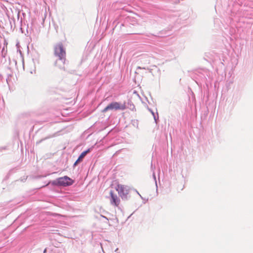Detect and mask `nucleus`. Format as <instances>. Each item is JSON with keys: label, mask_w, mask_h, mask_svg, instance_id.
<instances>
[{"label": "nucleus", "mask_w": 253, "mask_h": 253, "mask_svg": "<svg viewBox=\"0 0 253 253\" xmlns=\"http://www.w3.org/2000/svg\"><path fill=\"white\" fill-rule=\"evenodd\" d=\"M74 180L68 177V176H64L63 177H59L53 181H49L46 184H51L52 186H69L73 184Z\"/></svg>", "instance_id": "nucleus-1"}, {"label": "nucleus", "mask_w": 253, "mask_h": 253, "mask_svg": "<svg viewBox=\"0 0 253 253\" xmlns=\"http://www.w3.org/2000/svg\"><path fill=\"white\" fill-rule=\"evenodd\" d=\"M54 55L58 57V60L61 61L63 64L65 61L66 51L62 43L60 42L55 45L54 47Z\"/></svg>", "instance_id": "nucleus-2"}, {"label": "nucleus", "mask_w": 253, "mask_h": 253, "mask_svg": "<svg viewBox=\"0 0 253 253\" xmlns=\"http://www.w3.org/2000/svg\"><path fill=\"white\" fill-rule=\"evenodd\" d=\"M126 109V103L124 102L123 104H121L117 102H113L108 105L102 111L103 112L105 113L108 110H124Z\"/></svg>", "instance_id": "nucleus-3"}, {"label": "nucleus", "mask_w": 253, "mask_h": 253, "mask_svg": "<svg viewBox=\"0 0 253 253\" xmlns=\"http://www.w3.org/2000/svg\"><path fill=\"white\" fill-rule=\"evenodd\" d=\"M117 190L118 191V193L123 200L126 201L129 199L130 197L128 196L129 188L128 186L118 185Z\"/></svg>", "instance_id": "nucleus-4"}, {"label": "nucleus", "mask_w": 253, "mask_h": 253, "mask_svg": "<svg viewBox=\"0 0 253 253\" xmlns=\"http://www.w3.org/2000/svg\"><path fill=\"white\" fill-rule=\"evenodd\" d=\"M110 194L111 196V204L112 205L118 206L119 205L120 202L119 198L118 197L117 195H115L113 193V192L112 190L110 191Z\"/></svg>", "instance_id": "nucleus-5"}, {"label": "nucleus", "mask_w": 253, "mask_h": 253, "mask_svg": "<svg viewBox=\"0 0 253 253\" xmlns=\"http://www.w3.org/2000/svg\"><path fill=\"white\" fill-rule=\"evenodd\" d=\"M90 151V149H88L87 150L83 152L81 155L78 157V159L76 160V161L74 163L73 165V167L75 168L79 164L81 163L85 156L87 155V153H88Z\"/></svg>", "instance_id": "nucleus-6"}, {"label": "nucleus", "mask_w": 253, "mask_h": 253, "mask_svg": "<svg viewBox=\"0 0 253 253\" xmlns=\"http://www.w3.org/2000/svg\"><path fill=\"white\" fill-rule=\"evenodd\" d=\"M201 79L207 80V76H208L209 72L206 70L201 69L197 71L196 73Z\"/></svg>", "instance_id": "nucleus-7"}, {"label": "nucleus", "mask_w": 253, "mask_h": 253, "mask_svg": "<svg viewBox=\"0 0 253 253\" xmlns=\"http://www.w3.org/2000/svg\"><path fill=\"white\" fill-rule=\"evenodd\" d=\"M126 108L130 109V110L133 111L135 109V106L129 99L128 100L127 102H126Z\"/></svg>", "instance_id": "nucleus-8"}, {"label": "nucleus", "mask_w": 253, "mask_h": 253, "mask_svg": "<svg viewBox=\"0 0 253 253\" xmlns=\"http://www.w3.org/2000/svg\"><path fill=\"white\" fill-rule=\"evenodd\" d=\"M157 117H156V115H155V116H153V117H154V119L155 122V123H156V124H157V123H158V120H159V117H158V113L157 114Z\"/></svg>", "instance_id": "nucleus-9"}, {"label": "nucleus", "mask_w": 253, "mask_h": 253, "mask_svg": "<svg viewBox=\"0 0 253 253\" xmlns=\"http://www.w3.org/2000/svg\"><path fill=\"white\" fill-rule=\"evenodd\" d=\"M153 178L155 181V183H156V186L157 187V181H156V175H155V173L154 172H153Z\"/></svg>", "instance_id": "nucleus-10"}, {"label": "nucleus", "mask_w": 253, "mask_h": 253, "mask_svg": "<svg viewBox=\"0 0 253 253\" xmlns=\"http://www.w3.org/2000/svg\"><path fill=\"white\" fill-rule=\"evenodd\" d=\"M6 149V147H0V152H2L3 150Z\"/></svg>", "instance_id": "nucleus-11"}, {"label": "nucleus", "mask_w": 253, "mask_h": 253, "mask_svg": "<svg viewBox=\"0 0 253 253\" xmlns=\"http://www.w3.org/2000/svg\"><path fill=\"white\" fill-rule=\"evenodd\" d=\"M150 111H151V113H152V114L153 115V116L155 115V113H154V112L152 110H150Z\"/></svg>", "instance_id": "nucleus-12"}, {"label": "nucleus", "mask_w": 253, "mask_h": 253, "mask_svg": "<svg viewBox=\"0 0 253 253\" xmlns=\"http://www.w3.org/2000/svg\"><path fill=\"white\" fill-rule=\"evenodd\" d=\"M150 111H151V113H152V114L153 115V116L155 115V113H154V112L152 110H150Z\"/></svg>", "instance_id": "nucleus-13"}, {"label": "nucleus", "mask_w": 253, "mask_h": 253, "mask_svg": "<svg viewBox=\"0 0 253 253\" xmlns=\"http://www.w3.org/2000/svg\"><path fill=\"white\" fill-rule=\"evenodd\" d=\"M150 111H151V113H152V114L153 115V116L155 115V113H154V112L152 110H150Z\"/></svg>", "instance_id": "nucleus-14"}, {"label": "nucleus", "mask_w": 253, "mask_h": 253, "mask_svg": "<svg viewBox=\"0 0 253 253\" xmlns=\"http://www.w3.org/2000/svg\"><path fill=\"white\" fill-rule=\"evenodd\" d=\"M137 193L139 195V196L141 197V199H143V197L141 196V195L139 193V192L137 191H136Z\"/></svg>", "instance_id": "nucleus-15"}, {"label": "nucleus", "mask_w": 253, "mask_h": 253, "mask_svg": "<svg viewBox=\"0 0 253 253\" xmlns=\"http://www.w3.org/2000/svg\"><path fill=\"white\" fill-rule=\"evenodd\" d=\"M46 251H47V249H46V248H45V249L44 250L43 253H46Z\"/></svg>", "instance_id": "nucleus-16"}, {"label": "nucleus", "mask_w": 253, "mask_h": 253, "mask_svg": "<svg viewBox=\"0 0 253 253\" xmlns=\"http://www.w3.org/2000/svg\"><path fill=\"white\" fill-rule=\"evenodd\" d=\"M46 138H44V139H43L41 140H40L38 143H40V142H41L42 141H43V140H45V139H46Z\"/></svg>", "instance_id": "nucleus-17"}, {"label": "nucleus", "mask_w": 253, "mask_h": 253, "mask_svg": "<svg viewBox=\"0 0 253 253\" xmlns=\"http://www.w3.org/2000/svg\"><path fill=\"white\" fill-rule=\"evenodd\" d=\"M57 62H58V60L56 61L55 62V65L56 66H57Z\"/></svg>", "instance_id": "nucleus-18"}, {"label": "nucleus", "mask_w": 253, "mask_h": 253, "mask_svg": "<svg viewBox=\"0 0 253 253\" xmlns=\"http://www.w3.org/2000/svg\"><path fill=\"white\" fill-rule=\"evenodd\" d=\"M102 217L105 218V219H106L107 220H108V218H107L106 217H105V216H103V215H102Z\"/></svg>", "instance_id": "nucleus-19"}, {"label": "nucleus", "mask_w": 253, "mask_h": 253, "mask_svg": "<svg viewBox=\"0 0 253 253\" xmlns=\"http://www.w3.org/2000/svg\"><path fill=\"white\" fill-rule=\"evenodd\" d=\"M118 250V249H117L115 251L117 252Z\"/></svg>", "instance_id": "nucleus-20"}]
</instances>
